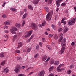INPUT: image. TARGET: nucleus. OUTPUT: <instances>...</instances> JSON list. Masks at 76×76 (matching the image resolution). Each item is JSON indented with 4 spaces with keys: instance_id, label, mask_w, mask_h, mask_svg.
Instances as JSON below:
<instances>
[{
    "instance_id": "c756f323",
    "label": "nucleus",
    "mask_w": 76,
    "mask_h": 76,
    "mask_svg": "<svg viewBox=\"0 0 76 76\" xmlns=\"http://www.w3.org/2000/svg\"><path fill=\"white\" fill-rule=\"evenodd\" d=\"M66 5V3L64 2L63 3L61 4V6H64Z\"/></svg>"
},
{
    "instance_id": "f03ea898",
    "label": "nucleus",
    "mask_w": 76,
    "mask_h": 76,
    "mask_svg": "<svg viewBox=\"0 0 76 76\" xmlns=\"http://www.w3.org/2000/svg\"><path fill=\"white\" fill-rule=\"evenodd\" d=\"M76 21V18L75 17L73 18L72 20H70L68 22V25H72L73 23L75 22Z\"/></svg>"
},
{
    "instance_id": "6ab92c4d",
    "label": "nucleus",
    "mask_w": 76,
    "mask_h": 76,
    "mask_svg": "<svg viewBox=\"0 0 76 76\" xmlns=\"http://www.w3.org/2000/svg\"><path fill=\"white\" fill-rule=\"evenodd\" d=\"M46 47L48 48V49H49V50H51V46L49 45H47Z\"/></svg>"
},
{
    "instance_id": "f8f14e48",
    "label": "nucleus",
    "mask_w": 76,
    "mask_h": 76,
    "mask_svg": "<svg viewBox=\"0 0 76 76\" xmlns=\"http://www.w3.org/2000/svg\"><path fill=\"white\" fill-rule=\"evenodd\" d=\"M11 31V32L12 34H16V31H14V30L12 29V28L11 29H10Z\"/></svg>"
},
{
    "instance_id": "72a5a7b5",
    "label": "nucleus",
    "mask_w": 76,
    "mask_h": 76,
    "mask_svg": "<svg viewBox=\"0 0 76 76\" xmlns=\"http://www.w3.org/2000/svg\"><path fill=\"white\" fill-rule=\"evenodd\" d=\"M5 64V61H3L1 63V65H2V66H4V65Z\"/></svg>"
},
{
    "instance_id": "a19ab883",
    "label": "nucleus",
    "mask_w": 76,
    "mask_h": 76,
    "mask_svg": "<svg viewBox=\"0 0 76 76\" xmlns=\"http://www.w3.org/2000/svg\"><path fill=\"white\" fill-rule=\"evenodd\" d=\"M53 36H54V34H50L49 35V38H51V37H53Z\"/></svg>"
},
{
    "instance_id": "39448f33",
    "label": "nucleus",
    "mask_w": 76,
    "mask_h": 76,
    "mask_svg": "<svg viewBox=\"0 0 76 76\" xmlns=\"http://www.w3.org/2000/svg\"><path fill=\"white\" fill-rule=\"evenodd\" d=\"M64 65V64H61L57 68V70L58 72H60L61 71V70H63V68L60 69V68H61V66H63Z\"/></svg>"
},
{
    "instance_id": "a211bd4d",
    "label": "nucleus",
    "mask_w": 76,
    "mask_h": 76,
    "mask_svg": "<svg viewBox=\"0 0 76 76\" xmlns=\"http://www.w3.org/2000/svg\"><path fill=\"white\" fill-rule=\"evenodd\" d=\"M59 63H60L59 61H56L54 63V65H55V66H56L57 65H58V64H59Z\"/></svg>"
},
{
    "instance_id": "e2e57ef3",
    "label": "nucleus",
    "mask_w": 76,
    "mask_h": 76,
    "mask_svg": "<svg viewBox=\"0 0 76 76\" xmlns=\"http://www.w3.org/2000/svg\"><path fill=\"white\" fill-rule=\"evenodd\" d=\"M39 27H42V24H40L39 25Z\"/></svg>"
},
{
    "instance_id": "1a4fd4ad",
    "label": "nucleus",
    "mask_w": 76,
    "mask_h": 76,
    "mask_svg": "<svg viewBox=\"0 0 76 76\" xmlns=\"http://www.w3.org/2000/svg\"><path fill=\"white\" fill-rule=\"evenodd\" d=\"M45 73V72L44 71H42L40 72V73L38 74L39 76V75L40 76H44V74Z\"/></svg>"
},
{
    "instance_id": "c03bdc74",
    "label": "nucleus",
    "mask_w": 76,
    "mask_h": 76,
    "mask_svg": "<svg viewBox=\"0 0 76 76\" xmlns=\"http://www.w3.org/2000/svg\"><path fill=\"white\" fill-rule=\"evenodd\" d=\"M25 22L24 21L22 24V26H24V25H25Z\"/></svg>"
},
{
    "instance_id": "79ce46f5",
    "label": "nucleus",
    "mask_w": 76,
    "mask_h": 76,
    "mask_svg": "<svg viewBox=\"0 0 76 76\" xmlns=\"http://www.w3.org/2000/svg\"><path fill=\"white\" fill-rule=\"evenodd\" d=\"M31 48H28V49H27V52H30V51H31Z\"/></svg>"
},
{
    "instance_id": "cd10ccee",
    "label": "nucleus",
    "mask_w": 76,
    "mask_h": 76,
    "mask_svg": "<svg viewBox=\"0 0 76 76\" xmlns=\"http://www.w3.org/2000/svg\"><path fill=\"white\" fill-rule=\"evenodd\" d=\"M49 13H48V14H47V15H46V19H48V20L49 18H50V17H49Z\"/></svg>"
},
{
    "instance_id": "412c9836",
    "label": "nucleus",
    "mask_w": 76,
    "mask_h": 76,
    "mask_svg": "<svg viewBox=\"0 0 76 76\" xmlns=\"http://www.w3.org/2000/svg\"><path fill=\"white\" fill-rule=\"evenodd\" d=\"M68 30H69L68 28H66L64 30V31L65 33L66 32H67Z\"/></svg>"
},
{
    "instance_id": "7c9ffc66",
    "label": "nucleus",
    "mask_w": 76,
    "mask_h": 76,
    "mask_svg": "<svg viewBox=\"0 0 76 76\" xmlns=\"http://www.w3.org/2000/svg\"><path fill=\"white\" fill-rule=\"evenodd\" d=\"M39 55V54H36L34 56V58H37V57Z\"/></svg>"
},
{
    "instance_id": "f257e3e1",
    "label": "nucleus",
    "mask_w": 76,
    "mask_h": 76,
    "mask_svg": "<svg viewBox=\"0 0 76 76\" xmlns=\"http://www.w3.org/2000/svg\"><path fill=\"white\" fill-rule=\"evenodd\" d=\"M66 41V39L65 38H64L62 41L61 42V44L62 45V48L61 49V52L62 53L64 52V51H65V47H66V45L64 44Z\"/></svg>"
},
{
    "instance_id": "774afa93",
    "label": "nucleus",
    "mask_w": 76,
    "mask_h": 76,
    "mask_svg": "<svg viewBox=\"0 0 76 76\" xmlns=\"http://www.w3.org/2000/svg\"><path fill=\"white\" fill-rule=\"evenodd\" d=\"M22 13H23V12H20V15H22Z\"/></svg>"
},
{
    "instance_id": "6e6552de",
    "label": "nucleus",
    "mask_w": 76,
    "mask_h": 76,
    "mask_svg": "<svg viewBox=\"0 0 76 76\" xmlns=\"http://www.w3.org/2000/svg\"><path fill=\"white\" fill-rule=\"evenodd\" d=\"M4 24L6 25H10L11 24V22L9 21H7L5 22L4 23Z\"/></svg>"
},
{
    "instance_id": "c9c22d12",
    "label": "nucleus",
    "mask_w": 76,
    "mask_h": 76,
    "mask_svg": "<svg viewBox=\"0 0 76 76\" xmlns=\"http://www.w3.org/2000/svg\"><path fill=\"white\" fill-rule=\"evenodd\" d=\"M54 68V67H52L50 68L49 69V71H51V70H52Z\"/></svg>"
},
{
    "instance_id": "bf43d9fd",
    "label": "nucleus",
    "mask_w": 76,
    "mask_h": 76,
    "mask_svg": "<svg viewBox=\"0 0 76 76\" xmlns=\"http://www.w3.org/2000/svg\"><path fill=\"white\" fill-rule=\"evenodd\" d=\"M25 66H23L21 67V69H25Z\"/></svg>"
},
{
    "instance_id": "603ef678",
    "label": "nucleus",
    "mask_w": 76,
    "mask_h": 76,
    "mask_svg": "<svg viewBox=\"0 0 76 76\" xmlns=\"http://www.w3.org/2000/svg\"><path fill=\"white\" fill-rule=\"evenodd\" d=\"M71 45H72V46H73L74 45H75V42H72V43H71Z\"/></svg>"
},
{
    "instance_id": "aec40b11",
    "label": "nucleus",
    "mask_w": 76,
    "mask_h": 76,
    "mask_svg": "<svg viewBox=\"0 0 76 76\" xmlns=\"http://www.w3.org/2000/svg\"><path fill=\"white\" fill-rule=\"evenodd\" d=\"M58 38V36H57V35L55 34L54 35V39H55L57 40Z\"/></svg>"
},
{
    "instance_id": "e433bc0d",
    "label": "nucleus",
    "mask_w": 76,
    "mask_h": 76,
    "mask_svg": "<svg viewBox=\"0 0 76 76\" xmlns=\"http://www.w3.org/2000/svg\"><path fill=\"white\" fill-rule=\"evenodd\" d=\"M42 40L43 42H45L46 41L45 40V38H42Z\"/></svg>"
},
{
    "instance_id": "4be33fe9",
    "label": "nucleus",
    "mask_w": 76,
    "mask_h": 76,
    "mask_svg": "<svg viewBox=\"0 0 76 76\" xmlns=\"http://www.w3.org/2000/svg\"><path fill=\"white\" fill-rule=\"evenodd\" d=\"M63 31V29L62 28H59L58 29V32H61V31Z\"/></svg>"
},
{
    "instance_id": "4468645a",
    "label": "nucleus",
    "mask_w": 76,
    "mask_h": 76,
    "mask_svg": "<svg viewBox=\"0 0 76 76\" xmlns=\"http://www.w3.org/2000/svg\"><path fill=\"white\" fill-rule=\"evenodd\" d=\"M15 26L17 28H20V26H21V25L20 24L17 23L16 24H15Z\"/></svg>"
},
{
    "instance_id": "423d86ee",
    "label": "nucleus",
    "mask_w": 76,
    "mask_h": 76,
    "mask_svg": "<svg viewBox=\"0 0 76 76\" xmlns=\"http://www.w3.org/2000/svg\"><path fill=\"white\" fill-rule=\"evenodd\" d=\"M32 32H33V30H31L28 33V34H27L26 35L25 37V38H27L28 37H29L31 34H32Z\"/></svg>"
},
{
    "instance_id": "0e129e2a",
    "label": "nucleus",
    "mask_w": 76,
    "mask_h": 76,
    "mask_svg": "<svg viewBox=\"0 0 76 76\" xmlns=\"http://www.w3.org/2000/svg\"><path fill=\"white\" fill-rule=\"evenodd\" d=\"M45 35H47L48 34V33L47 32H45Z\"/></svg>"
},
{
    "instance_id": "5701e85b",
    "label": "nucleus",
    "mask_w": 76,
    "mask_h": 76,
    "mask_svg": "<svg viewBox=\"0 0 76 76\" xmlns=\"http://www.w3.org/2000/svg\"><path fill=\"white\" fill-rule=\"evenodd\" d=\"M10 10H12V11H16V9L15 8H11L10 9Z\"/></svg>"
},
{
    "instance_id": "69168bd1",
    "label": "nucleus",
    "mask_w": 76,
    "mask_h": 76,
    "mask_svg": "<svg viewBox=\"0 0 76 76\" xmlns=\"http://www.w3.org/2000/svg\"><path fill=\"white\" fill-rule=\"evenodd\" d=\"M58 10H59V8H58L56 10V12L58 11Z\"/></svg>"
},
{
    "instance_id": "5fc2aeb1",
    "label": "nucleus",
    "mask_w": 76,
    "mask_h": 76,
    "mask_svg": "<svg viewBox=\"0 0 76 76\" xmlns=\"http://www.w3.org/2000/svg\"><path fill=\"white\" fill-rule=\"evenodd\" d=\"M5 29H7L8 28V26H7L5 25L4 26Z\"/></svg>"
},
{
    "instance_id": "a878e982",
    "label": "nucleus",
    "mask_w": 76,
    "mask_h": 76,
    "mask_svg": "<svg viewBox=\"0 0 76 76\" xmlns=\"http://www.w3.org/2000/svg\"><path fill=\"white\" fill-rule=\"evenodd\" d=\"M17 60L18 61H20V60H22V58L20 57H18L17 58Z\"/></svg>"
},
{
    "instance_id": "f704fd0d",
    "label": "nucleus",
    "mask_w": 76,
    "mask_h": 76,
    "mask_svg": "<svg viewBox=\"0 0 76 76\" xmlns=\"http://www.w3.org/2000/svg\"><path fill=\"white\" fill-rule=\"evenodd\" d=\"M17 38H18V36H17V35H16L14 36L13 38L14 39H16Z\"/></svg>"
},
{
    "instance_id": "dca6fc26",
    "label": "nucleus",
    "mask_w": 76,
    "mask_h": 76,
    "mask_svg": "<svg viewBox=\"0 0 76 76\" xmlns=\"http://www.w3.org/2000/svg\"><path fill=\"white\" fill-rule=\"evenodd\" d=\"M28 15V13H25L23 16V19H24L25 18H26L27 17V15Z\"/></svg>"
},
{
    "instance_id": "3c124183",
    "label": "nucleus",
    "mask_w": 76,
    "mask_h": 76,
    "mask_svg": "<svg viewBox=\"0 0 76 76\" xmlns=\"http://www.w3.org/2000/svg\"><path fill=\"white\" fill-rule=\"evenodd\" d=\"M36 49L37 50H38L39 49V45H37L36 47Z\"/></svg>"
},
{
    "instance_id": "bb28decb",
    "label": "nucleus",
    "mask_w": 76,
    "mask_h": 76,
    "mask_svg": "<svg viewBox=\"0 0 76 76\" xmlns=\"http://www.w3.org/2000/svg\"><path fill=\"white\" fill-rule=\"evenodd\" d=\"M45 24H46V21H44L43 23L42 24V26H44L45 25Z\"/></svg>"
},
{
    "instance_id": "0eeeda50",
    "label": "nucleus",
    "mask_w": 76,
    "mask_h": 76,
    "mask_svg": "<svg viewBox=\"0 0 76 76\" xmlns=\"http://www.w3.org/2000/svg\"><path fill=\"white\" fill-rule=\"evenodd\" d=\"M62 1H63V0H58L57 1H56V4L57 7H59V6H60V3L61 2H62Z\"/></svg>"
},
{
    "instance_id": "338daca9",
    "label": "nucleus",
    "mask_w": 76,
    "mask_h": 76,
    "mask_svg": "<svg viewBox=\"0 0 76 76\" xmlns=\"http://www.w3.org/2000/svg\"><path fill=\"white\" fill-rule=\"evenodd\" d=\"M74 9L75 10V11L76 12V7H74Z\"/></svg>"
},
{
    "instance_id": "f3484780",
    "label": "nucleus",
    "mask_w": 76,
    "mask_h": 76,
    "mask_svg": "<svg viewBox=\"0 0 76 76\" xmlns=\"http://www.w3.org/2000/svg\"><path fill=\"white\" fill-rule=\"evenodd\" d=\"M4 54L3 53H1L0 54V57L1 58L4 57Z\"/></svg>"
},
{
    "instance_id": "680f3d73",
    "label": "nucleus",
    "mask_w": 76,
    "mask_h": 76,
    "mask_svg": "<svg viewBox=\"0 0 76 76\" xmlns=\"http://www.w3.org/2000/svg\"><path fill=\"white\" fill-rule=\"evenodd\" d=\"M31 39L30 38L28 40H27L28 42H30V41H31Z\"/></svg>"
},
{
    "instance_id": "4d7b16f0",
    "label": "nucleus",
    "mask_w": 76,
    "mask_h": 76,
    "mask_svg": "<svg viewBox=\"0 0 76 76\" xmlns=\"http://www.w3.org/2000/svg\"><path fill=\"white\" fill-rule=\"evenodd\" d=\"M61 23H64V25H66V21H63L62 22H61Z\"/></svg>"
},
{
    "instance_id": "864d4df0",
    "label": "nucleus",
    "mask_w": 76,
    "mask_h": 76,
    "mask_svg": "<svg viewBox=\"0 0 76 76\" xmlns=\"http://www.w3.org/2000/svg\"><path fill=\"white\" fill-rule=\"evenodd\" d=\"M54 74L53 73L50 74L49 75V76H54Z\"/></svg>"
},
{
    "instance_id": "9d476101",
    "label": "nucleus",
    "mask_w": 76,
    "mask_h": 76,
    "mask_svg": "<svg viewBox=\"0 0 76 76\" xmlns=\"http://www.w3.org/2000/svg\"><path fill=\"white\" fill-rule=\"evenodd\" d=\"M39 1L38 0H34L33 2L34 4H38Z\"/></svg>"
},
{
    "instance_id": "20e7f679",
    "label": "nucleus",
    "mask_w": 76,
    "mask_h": 76,
    "mask_svg": "<svg viewBox=\"0 0 76 76\" xmlns=\"http://www.w3.org/2000/svg\"><path fill=\"white\" fill-rule=\"evenodd\" d=\"M21 70V68L19 66L16 67L14 69V71L15 73H19Z\"/></svg>"
},
{
    "instance_id": "c85d7f7f",
    "label": "nucleus",
    "mask_w": 76,
    "mask_h": 76,
    "mask_svg": "<svg viewBox=\"0 0 76 76\" xmlns=\"http://www.w3.org/2000/svg\"><path fill=\"white\" fill-rule=\"evenodd\" d=\"M12 29L14 30H15V31H17V30H18V29H17V28H16V27H12Z\"/></svg>"
},
{
    "instance_id": "2f4dec72",
    "label": "nucleus",
    "mask_w": 76,
    "mask_h": 76,
    "mask_svg": "<svg viewBox=\"0 0 76 76\" xmlns=\"http://www.w3.org/2000/svg\"><path fill=\"white\" fill-rule=\"evenodd\" d=\"M52 27L53 29H55L56 28V26H55V25H52Z\"/></svg>"
},
{
    "instance_id": "de8ad7c7",
    "label": "nucleus",
    "mask_w": 76,
    "mask_h": 76,
    "mask_svg": "<svg viewBox=\"0 0 76 76\" xmlns=\"http://www.w3.org/2000/svg\"><path fill=\"white\" fill-rule=\"evenodd\" d=\"M18 76H25V75L23 74H19L18 75Z\"/></svg>"
},
{
    "instance_id": "b1692460",
    "label": "nucleus",
    "mask_w": 76,
    "mask_h": 76,
    "mask_svg": "<svg viewBox=\"0 0 76 76\" xmlns=\"http://www.w3.org/2000/svg\"><path fill=\"white\" fill-rule=\"evenodd\" d=\"M4 71L6 73H7L9 72V69H7V67L4 69Z\"/></svg>"
},
{
    "instance_id": "58836bf2",
    "label": "nucleus",
    "mask_w": 76,
    "mask_h": 76,
    "mask_svg": "<svg viewBox=\"0 0 76 76\" xmlns=\"http://www.w3.org/2000/svg\"><path fill=\"white\" fill-rule=\"evenodd\" d=\"M72 73V71L70 70H69L67 72V74H70Z\"/></svg>"
},
{
    "instance_id": "4c0bfd02",
    "label": "nucleus",
    "mask_w": 76,
    "mask_h": 76,
    "mask_svg": "<svg viewBox=\"0 0 76 76\" xmlns=\"http://www.w3.org/2000/svg\"><path fill=\"white\" fill-rule=\"evenodd\" d=\"M15 53H20V52L19 50H16L15 52Z\"/></svg>"
},
{
    "instance_id": "ddd939ff",
    "label": "nucleus",
    "mask_w": 76,
    "mask_h": 76,
    "mask_svg": "<svg viewBox=\"0 0 76 76\" xmlns=\"http://www.w3.org/2000/svg\"><path fill=\"white\" fill-rule=\"evenodd\" d=\"M22 46V42H20L18 43V48H19L20 47H21Z\"/></svg>"
},
{
    "instance_id": "37998d69",
    "label": "nucleus",
    "mask_w": 76,
    "mask_h": 76,
    "mask_svg": "<svg viewBox=\"0 0 76 76\" xmlns=\"http://www.w3.org/2000/svg\"><path fill=\"white\" fill-rule=\"evenodd\" d=\"M52 1H53V0H49L48 2L49 4H51V3H52Z\"/></svg>"
},
{
    "instance_id": "a18cd8bd",
    "label": "nucleus",
    "mask_w": 76,
    "mask_h": 76,
    "mask_svg": "<svg viewBox=\"0 0 76 76\" xmlns=\"http://www.w3.org/2000/svg\"><path fill=\"white\" fill-rule=\"evenodd\" d=\"M66 20V18H63L62 19V20L61 21V22H63V21H64V20Z\"/></svg>"
},
{
    "instance_id": "8fccbe9b",
    "label": "nucleus",
    "mask_w": 76,
    "mask_h": 76,
    "mask_svg": "<svg viewBox=\"0 0 76 76\" xmlns=\"http://www.w3.org/2000/svg\"><path fill=\"white\" fill-rule=\"evenodd\" d=\"M2 17L3 18H6V15H3Z\"/></svg>"
},
{
    "instance_id": "052dcab7",
    "label": "nucleus",
    "mask_w": 76,
    "mask_h": 76,
    "mask_svg": "<svg viewBox=\"0 0 76 76\" xmlns=\"http://www.w3.org/2000/svg\"><path fill=\"white\" fill-rule=\"evenodd\" d=\"M8 30H6L4 31V32L5 33H8Z\"/></svg>"
},
{
    "instance_id": "ea45409f",
    "label": "nucleus",
    "mask_w": 76,
    "mask_h": 76,
    "mask_svg": "<svg viewBox=\"0 0 76 76\" xmlns=\"http://www.w3.org/2000/svg\"><path fill=\"white\" fill-rule=\"evenodd\" d=\"M63 37L62 36H61L60 38V39H59V42H61V40H62V39L63 38Z\"/></svg>"
},
{
    "instance_id": "2eb2a0df",
    "label": "nucleus",
    "mask_w": 76,
    "mask_h": 76,
    "mask_svg": "<svg viewBox=\"0 0 76 76\" xmlns=\"http://www.w3.org/2000/svg\"><path fill=\"white\" fill-rule=\"evenodd\" d=\"M46 59H47V56L45 55L42 57V60L43 61H45Z\"/></svg>"
},
{
    "instance_id": "6e6d98bb",
    "label": "nucleus",
    "mask_w": 76,
    "mask_h": 76,
    "mask_svg": "<svg viewBox=\"0 0 76 76\" xmlns=\"http://www.w3.org/2000/svg\"><path fill=\"white\" fill-rule=\"evenodd\" d=\"M5 4H6V2H5L4 3H3L2 5V7H4V6H5Z\"/></svg>"
},
{
    "instance_id": "9b49d317",
    "label": "nucleus",
    "mask_w": 76,
    "mask_h": 76,
    "mask_svg": "<svg viewBox=\"0 0 76 76\" xmlns=\"http://www.w3.org/2000/svg\"><path fill=\"white\" fill-rule=\"evenodd\" d=\"M28 8L30 10H33V9H34L32 6L29 5H28Z\"/></svg>"
},
{
    "instance_id": "49530a36",
    "label": "nucleus",
    "mask_w": 76,
    "mask_h": 76,
    "mask_svg": "<svg viewBox=\"0 0 76 76\" xmlns=\"http://www.w3.org/2000/svg\"><path fill=\"white\" fill-rule=\"evenodd\" d=\"M50 60V57H48V58L45 61V62H47Z\"/></svg>"
},
{
    "instance_id": "393cba45",
    "label": "nucleus",
    "mask_w": 76,
    "mask_h": 76,
    "mask_svg": "<svg viewBox=\"0 0 76 76\" xmlns=\"http://www.w3.org/2000/svg\"><path fill=\"white\" fill-rule=\"evenodd\" d=\"M45 9L46 10V11L47 12H49V8L47 7L45 8Z\"/></svg>"
},
{
    "instance_id": "473e14b6",
    "label": "nucleus",
    "mask_w": 76,
    "mask_h": 76,
    "mask_svg": "<svg viewBox=\"0 0 76 76\" xmlns=\"http://www.w3.org/2000/svg\"><path fill=\"white\" fill-rule=\"evenodd\" d=\"M74 67V65H71L70 66V69H72Z\"/></svg>"
},
{
    "instance_id": "13d9d810",
    "label": "nucleus",
    "mask_w": 76,
    "mask_h": 76,
    "mask_svg": "<svg viewBox=\"0 0 76 76\" xmlns=\"http://www.w3.org/2000/svg\"><path fill=\"white\" fill-rule=\"evenodd\" d=\"M34 37V35H33L31 36V37L30 38L31 39H32V38H33V37Z\"/></svg>"
},
{
    "instance_id": "7ed1b4c3",
    "label": "nucleus",
    "mask_w": 76,
    "mask_h": 76,
    "mask_svg": "<svg viewBox=\"0 0 76 76\" xmlns=\"http://www.w3.org/2000/svg\"><path fill=\"white\" fill-rule=\"evenodd\" d=\"M31 27L34 30H35V31H37V29H38V26H37V24H35V23H33L30 24Z\"/></svg>"
},
{
    "instance_id": "09e8293b",
    "label": "nucleus",
    "mask_w": 76,
    "mask_h": 76,
    "mask_svg": "<svg viewBox=\"0 0 76 76\" xmlns=\"http://www.w3.org/2000/svg\"><path fill=\"white\" fill-rule=\"evenodd\" d=\"M50 63L51 64H54V61H51L50 62Z\"/></svg>"
}]
</instances>
